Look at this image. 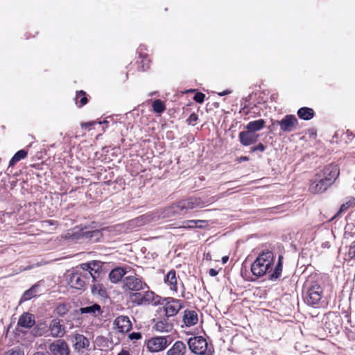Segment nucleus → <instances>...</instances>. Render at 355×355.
<instances>
[{"mask_svg": "<svg viewBox=\"0 0 355 355\" xmlns=\"http://www.w3.org/2000/svg\"><path fill=\"white\" fill-rule=\"evenodd\" d=\"M129 338L131 340H139L141 338V334L140 332H132L129 335Z\"/></svg>", "mask_w": 355, "mask_h": 355, "instance_id": "40", "label": "nucleus"}, {"mask_svg": "<svg viewBox=\"0 0 355 355\" xmlns=\"http://www.w3.org/2000/svg\"><path fill=\"white\" fill-rule=\"evenodd\" d=\"M129 299L134 304L137 306H144L142 293L141 291H133L129 293Z\"/></svg>", "mask_w": 355, "mask_h": 355, "instance_id": "29", "label": "nucleus"}, {"mask_svg": "<svg viewBox=\"0 0 355 355\" xmlns=\"http://www.w3.org/2000/svg\"><path fill=\"white\" fill-rule=\"evenodd\" d=\"M98 270L99 263L96 261L82 263L69 275V284L71 288L81 289L90 279L96 281L99 277Z\"/></svg>", "mask_w": 355, "mask_h": 355, "instance_id": "1", "label": "nucleus"}, {"mask_svg": "<svg viewBox=\"0 0 355 355\" xmlns=\"http://www.w3.org/2000/svg\"><path fill=\"white\" fill-rule=\"evenodd\" d=\"M38 284L33 285L30 289L25 291L22 295L21 300L26 301L29 300L37 295Z\"/></svg>", "mask_w": 355, "mask_h": 355, "instance_id": "31", "label": "nucleus"}, {"mask_svg": "<svg viewBox=\"0 0 355 355\" xmlns=\"http://www.w3.org/2000/svg\"><path fill=\"white\" fill-rule=\"evenodd\" d=\"M122 288L125 293L142 291L148 288V284L143 278L136 273L125 276L122 280Z\"/></svg>", "mask_w": 355, "mask_h": 355, "instance_id": "5", "label": "nucleus"}, {"mask_svg": "<svg viewBox=\"0 0 355 355\" xmlns=\"http://www.w3.org/2000/svg\"><path fill=\"white\" fill-rule=\"evenodd\" d=\"M183 307V302L180 300L170 299L164 306L165 315L166 317L175 315Z\"/></svg>", "mask_w": 355, "mask_h": 355, "instance_id": "12", "label": "nucleus"}, {"mask_svg": "<svg viewBox=\"0 0 355 355\" xmlns=\"http://www.w3.org/2000/svg\"><path fill=\"white\" fill-rule=\"evenodd\" d=\"M348 256L350 259H355V241L349 245Z\"/></svg>", "mask_w": 355, "mask_h": 355, "instance_id": "36", "label": "nucleus"}, {"mask_svg": "<svg viewBox=\"0 0 355 355\" xmlns=\"http://www.w3.org/2000/svg\"><path fill=\"white\" fill-rule=\"evenodd\" d=\"M150 221V216L148 215H142L139 217L135 218L129 222V225L132 228L135 227L142 226L144 224Z\"/></svg>", "mask_w": 355, "mask_h": 355, "instance_id": "27", "label": "nucleus"}, {"mask_svg": "<svg viewBox=\"0 0 355 355\" xmlns=\"http://www.w3.org/2000/svg\"><path fill=\"white\" fill-rule=\"evenodd\" d=\"M129 267H119L112 270L109 274V279L110 281L116 284L119 282H122L123 279L125 277L130 270Z\"/></svg>", "mask_w": 355, "mask_h": 355, "instance_id": "14", "label": "nucleus"}, {"mask_svg": "<svg viewBox=\"0 0 355 355\" xmlns=\"http://www.w3.org/2000/svg\"><path fill=\"white\" fill-rule=\"evenodd\" d=\"M205 95L201 92H198L193 97L195 101L199 103H203L205 100Z\"/></svg>", "mask_w": 355, "mask_h": 355, "instance_id": "37", "label": "nucleus"}, {"mask_svg": "<svg viewBox=\"0 0 355 355\" xmlns=\"http://www.w3.org/2000/svg\"><path fill=\"white\" fill-rule=\"evenodd\" d=\"M229 259V257L228 256H225L222 258V262L223 264L226 263L227 262Z\"/></svg>", "mask_w": 355, "mask_h": 355, "instance_id": "46", "label": "nucleus"}, {"mask_svg": "<svg viewBox=\"0 0 355 355\" xmlns=\"http://www.w3.org/2000/svg\"><path fill=\"white\" fill-rule=\"evenodd\" d=\"M95 123H96L95 121H89V122H86V123H81V127L83 128H89L90 126L94 125Z\"/></svg>", "mask_w": 355, "mask_h": 355, "instance_id": "43", "label": "nucleus"}, {"mask_svg": "<svg viewBox=\"0 0 355 355\" xmlns=\"http://www.w3.org/2000/svg\"><path fill=\"white\" fill-rule=\"evenodd\" d=\"M297 115L303 120H310L314 116V111L311 108L304 107L298 110Z\"/></svg>", "mask_w": 355, "mask_h": 355, "instance_id": "26", "label": "nucleus"}, {"mask_svg": "<svg viewBox=\"0 0 355 355\" xmlns=\"http://www.w3.org/2000/svg\"><path fill=\"white\" fill-rule=\"evenodd\" d=\"M198 317L196 311L185 310L184 312L183 322L187 327H191L198 323Z\"/></svg>", "mask_w": 355, "mask_h": 355, "instance_id": "20", "label": "nucleus"}, {"mask_svg": "<svg viewBox=\"0 0 355 355\" xmlns=\"http://www.w3.org/2000/svg\"><path fill=\"white\" fill-rule=\"evenodd\" d=\"M42 264L40 263H37L35 265H29L25 268H24L23 269H21L20 271H26V270H31V269H33L34 267H38V266H40Z\"/></svg>", "mask_w": 355, "mask_h": 355, "instance_id": "42", "label": "nucleus"}, {"mask_svg": "<svg viewBox=\"0 0 355 355\" xmlns=\"http://www.w3.org/2000/svg\"><path fill=\"white\" fill-rule=\"evenodd\" d=\"M188 345L192 352L200 355L204 354L207 349V343L202 336L189 338Z\"/></svg>", "mask_w": 355, "mask_h": 355, "instance_id": "7", "label": "nucleus"}, {"mask_svg": "<svg viewBox=\"0 0 355 355\" xmlns=\"http://www.w3.org/2000/svg\"><path fill=\"white\" fill-rule=\"evenodd\" d=\"M118 355H129V354L127 352L123 351V352L119 353Z\"/></svg>", "mask_w": 355, "mask_h": 355, "instance_id": "49", "label": "nucleus"}, {"mask_svg": "<svg viewBox=\"0 0 355 355\" xmlns=\"http://www.w3.org/2000/svg\"><path fill=\"white\" fill-rule=\"evenodd\" d=\"M101 306L98 304H94L91 306L81 307L79 311L81 314H89L91 316L96 317L101 313Z\"/></svg>", "mask_w": 355, "mask_h": 355, "instance_id": "23", "label": "nucleus"}, {"mask_svg": "<svg viewBox=\"0 0 355 355\" xmlns=\"http://www.w3.org/2000/svg\"><path fill=\"white\" fill-rule=\"evenodd\" d=\"M241 160H243V161H248L249 159L248 157H241Z\"/></svg>", "mask_w": 355, "mask_h": 355, "instance_id": "50", "label": "nucleus"}, {"mask_svg": "<svg viewBox=\"0 0 355 355\" xmlns=\"http://www.w3.org/2000/svg\"><path fill=\"white\" fill-rule=\"evenodd\" d=\"M27 156V151L25 150H20L17 152L12 159L10 160L9 166H13L17 162L22 159H24Z\"/></svg>", "mask_w": 355, "mask_h": 355, "instance_id": "30", "label": "nucleus"}, {"mask_svg": "<svg viewBox=\"0 0 355 355\" xmlns=\"http://www.w3.org/2000/svg\"><path fill=\"white\" fill-rule=\"evenodd\" d=\"M47 223H49V224L52 225L53 224V221L51 220H49V221H46Z\"/></svg>", "mask_w": 355, "mask_h": 355, "instance_id": "52", "label": "nucleus"}, {"mask_svg": "<svg viewBox=\"0 0 355 355\" xmlns=\"http://www.w3.org/2000/svg\"><path fill=\"white\" fill-rule=\"evenodd\" d=\"M349 204H350V202H347V203H345V204H343V205L340 206V208L339 211L337 212V214H336V216H338V215H339L340 213H342V212H343V211H346V210L349 208Z\"/></svg>", "mask_w": 355, "mask_h": 355, "instance_id": "39", "label": "nucleus"}, {"mask_svg": "<svg viewBox=\"0 0 355 355\" xmlns=\"http://www.w3.org/2000/svg\"><path fill=\"white\" fill-rule=\"evenodd\" d=\"M338 175L339 168L337 165L327 166L311 180L309 189L310 192L318 193L326 191L334 183Z\"/></svg>", "mask_w": 355, "mask_h": 355, "instance_id": "2", "label": "nucleus"}, {"mask_svg": "<svg viewBox=\"0 0 355 355\" xmlns=\"http://www.w3.org/2000/svg\"><path fill=\"white\" fill-rule=\"evenodd\" d=\"M198 119V116L196 114H191L189 116V121L190 122L196 121Z\"/></svg>", "mask_w": 355, "mask_h": 355, "instance_id": "45", "label": "nucleus"}, {"mask_svg": "<svg viewBox=\"0 0 355 355\" xmlns=\"http://www.w3.org/2000/svg\"><path fill=\"white\" fill-rule=\"evenodd\" d=\"M230 92H231V91H230V90H225V91H224L223 92L219 93L218 95L224 96V95L230 94Z\"/></svg>", "mask_w": 355, "mask_h": 355, "instance_id": "47", "label": "nucleus"}, {"mask_svg": "<svg viewBox=\"0 0 355 355\" xmlns=\"http://www.w3.org/2000/svg\"><path fill=\"white\" fill-rule=\"evenodd\" d=\"M98 123H99V124H102V123L106 124V123H107V121H103V122L102 121H99Z\"/></svg>", "mask_w": 355, "mask_h": 355, "instance_id": "51", "label": "nucleus"}, {"mask_svg": "<svg viewBox=\"0 0 355 355\" xmlns=\"http://www.w3.org/2000/svg\"><path fill=\"white\" fill-rule=\"evenodd\" d=\"M205 203L200 198H190L188 199L182 200L173 205L168 209V216L175 214H180L182 212H186L189 209H192L196 207H202Z\"/></svg>", "mask_w": 355, "mask_h": 355, "instance_id": "4", "label": "nucleus"}, {"mask_svg": "<svg viewBox=\"0 0 355 355\" xmlns=\"http://www.w3.org/2000/svg\"><path fill=\"white\" fill-rule=\"evenodd\" d=\"M283 259L282 256L279 257V262L275 266V270L271 273L270 276V279H276L279 278L282 272V259Z\"/></svg>", "mask_w": 355, "mask_h": 355, "instance_id": "32", "label": "nucleus"}, {"mask_svg": "<svg viewBox=\"0 0 355 355\" xmlns=\"http://www.w3.org/2000/svg\"><path fill=\"white\" fill-rule=\"evenodd\" d=\"M71 341L74 351L77 353H83L90 345L89 339L80 334H76L71 336Z\"/></svg>", "mask_w": 355, "mask_h": 355, "instance_id": "10", "label": "nucleus"}, {"mask_svg": "<svg viewBox=\"0 0 355 355\" xmlns=\"http://www.w3.org/2000/svg\"><path fill=\"white\" fill-rule=\"evenodd\" d=\"M266 149V146L262 144L261 143H259L257 146H253L250 148V153H253V152H255V151H261V152H263Z\"/></svg>", "mask_w": 355, "mask_h": 355, "instance_id": "38", "label": "nucleus"}, {"mask_svg": "<svg viewBox=\"0 0 355 355\" xmlns=\"http://www.w3.org/2000/svg\"><path fill=\"white\" fill-rule=\"evenodd\" d=\"M164 283L169 287L173 292L177 293L178 277L176 276L175 270H171L164 277Z\"/></svg>", "mask_w": 355, "mask_h": 355, "instance_id": "18", "label": "nucleus"}, {"mask_svg": "<svg viewBox=\"0 0 355 355\" xmlns=\"http://www.w3.org/2000/svg\"><path fill=\"white\" fill-rule=\"evenodd\" d=\"M51 355H70L69 345L64 340H55L49 345Z\"/></svg>", "mask_w": 355, "mask_h": 355, "instance_id": "9", "label": "nucleus"}, {"mask_svg": "<svg viewBox=\"0 0 355 355\" xmlns=\"http://www.w3.org/2000/svg\"><path fill=\"white\" fill-rule=\"evenodd\" d=\"M207 221L204 220H189L183 222V225L181 227L183 228H194L199 227L202 228L203 227L202 224H206Z\"/></svg>", "mask_w": 355, "mask_h": 355, "instance_id": "28", "label": "nucleus"}, {"mask_svg": "<svg viewBox=\"0 0 355 355\" xmlns=\"http://www.w3.org/2000/svg\"><path fill=\"white\" fill-rule=\"evenodd\" d=\"M153 109L156 113L160 114L166 110V107L161 100L157 99L153 101Z\"/></svg>", "mask_w": 355, "mask_h": 355, "instance_id": "33", "label": "nucleus"}, {"mask_svg": "<svg viewBox=\"0 0 355 355\" xmlns=\"http://www.w3.org/2000/svg\"><path fill=\"white\" fill-rule=\"evenodd\" d=\"M146 289V291L144 290L142 293L144 306L149 304L156 306L160 304L161 297L156 295L154 292L150 291L149 288Z\"/></svg>", "mask_w": 355, "mask_h": 355, "instance_id": "16", "label": "nucleus"}, {"mask_svg": "<svg viewBox=\"0 0 355 355\" xmlns=\"http://www.w3.org/2000/svg\"><path fill=\"white\" fill-rule=\"evenodd\" d=\"M266 121L263 119H258L249 122L246 125V129L257 133L265 127Z\"/></svg>", "mask_w": 355, "mask_h": 355, "instance_id": "25", "label": "nucleus"}, {"mask_svg": "<svg viewBox=\"0 0 355 355\" xmlns=\"http://www.w3.org/2000/svg\"><path fill=\"white\" fill-rule=\"evenodd\" d=\"M51 336L53 338H62L65 334V328L58 319H53L49 325Z\"/></svg>", "mask_w": 355, "mask_h": 355, "instance_id": "15", "label": "nucleus"}, {"mask_svg": "<svg viewBox=\"0 0 355 355\" xmlns=\"http://www.w3.org/2000/svg\"><path fill=\"white\" fill-rule=\"evenodd\" d=\"M33 355H50V354H48L43 352H37L34 353Z\"/></svg>", "mask_w": 355, "mask_h": 355, "instance_id": "48", "label": "nucleus"}, {"mask_svg": "<svg viewBox=\"0 0 355 355\" xmlns=\"http://www.w3.org/2000/svg\"><path fill=\"white\" fill-rule=\"evenodd\" d=\"M35 324V318L30 313H24L19 318L17 326L21 328L29 329Z\"/></svg>", "mask_w": 355, "mask_h": 355, "instance_id": "19", "label": "nucleus"}, {"mask_svg": "<svg viewBox=\"0 0 355 355\" xmlns=\"http://www.w3.org/2000/svg\"><path fill=\"white\" fill-rule=\"evenodd\" d=\"M147 348L151 352H158L164 350L168 345L166 337L157 336L150 338L147 342Z\"/></svg>", "mask_w": 355, "mask_h": 355, "instance_id": "11", "label": "nucleus"}, {"mask_svg": "<svg viewBox=\"0 0 355 355\" xmlns=\"http://www.w3.org/2000/svg\"><path fill=\"white\" fill-rule=\"evenodd\" d=\"M259 138V135L254 133L248 129L239 134V139L241 144L243 146H250L256 143Z\"/></svg>", "mask_w": 355, "mask_h": 355, "instance_id": "13", "label": "nucleus"}, {"mask_svg": "<svg viewBox=\"0 0 355 355\" xmlns=\"http://www.w3.org/2000/svg\"><path fill=\"white\" fill-rule=\"evenodd\" d=\"M209 274L210 276L214 277V276H216L218 274V271L215 270V269H214V268H211L209 270Z\"/></svg>", "mask_w": 355, "mask_h": 355, "instance_id": "44", "label": "nucleus"}, {"mask_svg": "<svg viewBox=\"0 0 355 355\" xmlns=\"http://www.w3.org/2000/svg\"><path fill=\"white\" fill-rule=\"evenodd\" d=\"M100 234V232L98 230L91 231V232H87L85 233V236L89 238H92L93 236H96Z\"/></svg>", "mask_w": 355, "mask_h": 355, "instance_id": "41", "label": "nucleus"}, {"mask_svg": "<svg viewBox=\"0 0 355 355\" xmlns=\"http://www.w3.org/2000/svg\"><path fill=\"white\" fill-rule=\"evenodd\" d=\"M273 124L279 125L283 132H291L297 128L298 121L295 115L288 114L286 115L282 120L275 121Z\"/></svg>", "mask_w": 355, "mask_h": 355, "instance_id": "8", "label": "nucleus"}, {"mask_svg": "<svg viewBox=\"0 0 355 355\" xmlns=\"http://www.w3.org/2000/svg\"><path fill=\"white\" fill-rule=\"evenodd\" d=\"M85 92L83 91H80L76 94V104L78 103V99L80 102L79 107H82L85 105L87 103V98L85 96Z\"/></svg>", "mask_w": 355, "mask_h": 355, "instance_id": "34", "label": "nucleus"}, {"mask_svg": "<svg viewBox=\"0 0 355 355\" xmlns=\"http://www.w3.org/2000/svg\"><path fill=\"white\" fill-rule=\"evenodd\" d=\"M187 351L185 344L182 341H176L167 351V355H184Z\"/></svg>", "mask_w": 355, "mask_h": 355, "instance_id": "22", "label": "nucleus"}, {"mask_svg": "<svg viewBox=\"0 0 355 355\" xmlns=\"http://www.w3.org/2000/svg\"><path fill=\"white\" fill-rule=\"evenodd\" d=\"M114 325L121 333L128 332L132 327L129 318L124 315L117 317L114 321Z\"/></svg>", "mask_w": 355, "mask_h": 355, "instance_id": "17", "label": "nucleus"}, {"mask_svg": "<svg viewBox=\"0 0 355 355\" xmlns=\"http://www.w3.org/2000/svg\"><path fill=\"white\" fill-rule=\"evenodd\" d=\"M3 355H24V352L19 347H14L8 350Z\"/></svg>", "mask_w": 355, "mask_h": 355, "instance_id": "35", "label": "nucleus"}, {"mask_svg": "<svg viewBox=\"0 0 355 355\" xmlns=\"http://www.w3.org/2000/svg\"><path fill=\"white\" fill-rule=\"evenodd\" d=\"M98 277L96 281H93L94 284L92 286V293L94 295H97L101 297H107V294L106 290L103 288V285L99 283L98 280Z\"/></svg>", "mask_w": 355, "mask_h": 355, "instance_id": "24", "label": "nucleus"}, {"mask_svg": "<svg viewBox=\"0 0 355 355\" xmlns=\"http://www.w3.org/2000/svg\"><path fill=\"white\" fill-rule=\"evenodd\" d=\"M274 263V255L271 251L263 252L251 265V271L257 277H262L270 269Z\"/></svg>", "mask_w": 355, "mask_h": 355, "instance_id": "3", "label": "nucleus"}, {"mask_svg": "<svg viewBox=\"0 0 355 355\" xmlns=\"http://www.w3.org/2000/svg\"><path fill=\"white\" fill-rule=\"evenodd\" d=\"M305 288L306 289L304 295V301L309 305L314 306L317 304L321 300L322 294V288L316 282H307Z\"/></svg>", "mask_w": 355, "mask_h": 355, "instance_id": "6", "label": "nucleus"}, {"mask_svg": "<svg viewBox=\"0 0 355 355\" xmlns=\"http://www.w3.org/2000/svg\"><path fill=\"white\" fill-rule=\"evenodd\" d=\"M189 92H194V90L193 89H191V90H189Z\"/></svg>", "mask_w": 355, "mask_h": 355, "instance_id": "53", "label": "nucleus"}, {"mask_svg": "<svg viewBox=\"0 0 355 355\" xmlns=\"http://www.w3.org/2000/svg\"><path fill=\"white\" fill-rule=\"evenodd\" d=\"M153 329L161 333H168L173 330V324L166 319H162L155 322Z\"/></svg>", "mask_w": 355, "mask_h": 355, "instance_id": "21", "label": "nucleus"}]
</instances>
